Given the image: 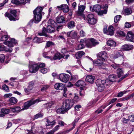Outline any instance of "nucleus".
<instances>
[{"label":"nucleus","mask_w":134,"mask_h":134,"mask_svg":"<svg viewBox=\"0 0 134 134\" xmlns=\"http://www.w3.org/2000/svg\"><path fill=\"white\" fill-rule=\"evenodd\" d=\"M63 57V56L60 53L57 52L54 55L53 57H51V60H56L57 59L59 60Z\"/></svg>","instance_id":"nucleus-16"},{"label":"nucleus","mask_w":134,"mask_h":134,"mask_svg":"<svg viewBox=\"0 0 134 134\" xmlns=\"http://www.w3.org/2000/svg\"><path fill=\"white\" fill-rule=\"evenodd\" d=\"M96 23V20L95 18L92 19L91 20H90L88 23L91 25H93L95 24Z\"/></svg>","instance_id":"nucleus-48"},{"label":"nucleus","mask_w":134,"mask_h":134,"mask_svg":"<svg viewBox=\"0 0 134 134\" xmlns=\"http://www.w3.org/2000/svg\"><path fill=\"white\" fill-rule=\"evenodd\" d=\"M40 71L43 74H45L47 72V69L46 68H43L40 70Z\"/></svg>","instance_id":"nucleus-59"},{"label":"nucleus","mask_w":134,"mask_h":134,"mask_svg":"<svg viewBox=\"0 0 134 134\" xmlns=\"http://www.w3.org/2000/svg\"><path fill=\"white\" fill-rule=\"evenodd\" d=\"M123 54V53L122 52H117L115 56V58H117L119 57H120V56H121L122 55V54Z\"/></svg>","instance_id":"nucleus-54"},{"label":"nucleus","mask_w":134,"mask_h":134,"mask_svg":"<svg viewBox=\"0 0 134 134\" xmlns=\"http://www.w3.org/2000/svg\"><path fill=\"white\" fill-rule=\"evenodd\" d=\"M84 40H81L80 41V44H79L76 48V49L79 50L82 49L85 47Z\"/></svg>","instance_id":"nucleus-20"},{"label":"nucleus","mask_w":134,"mask_h":134,"mask_svg":"<svg viewBox=\"0 0 134 134\" xmlns=\"http://www.w3.org/2000/svg\"><path fill=\"white\" fill-rule=\"evenodd\" d=\"M46 30L45 27H43V28L41 32H39L38 34L40 36L44 35L47 36V35L46 34Z\"/></svg>","instance_id":"nucleus-36"},{"label":"nucleus","mask_w":134,"mask_h":134,"mask_svg":"<svg viewBox=\"0 0 134 134\" xmlns=\"http://www.w3.org/2000/svg\"><path fill=\"white\" fill-rule=\"evenodd\" d=\"M54 87L56 90H62L64 88V86L62 83H57L55 84Z\"/></svg>","instance_id":"nucleus-19"},{"label":"nucleus","mask_w":134,"mask_h":134,"mask_svg":"<svg viewBox=\"0 0 134 134\" xmlns=\"http://www.w3.org/2000/svg\"><path fill=\"white\" fill-rule=\"evenodd\" d=\"M68 110L64 107L58 109L57 110V112L58 113L64 114L67 112Z\"/></svg>","instance_id":"nucleus-23"},{"label":"nucleus","mask_w":134,"mask_h":134,"mask_svg":"<svg viewBox=\"0 0 134 134\" xmlns=\"http://www.w3.org/2000/svg\"><path fill=\"white\" fill-rule=\"evenodd\" d=\"M48 24L49 25H53L55 24H56V23L55 21L53 20L52 19H50L49 20L48 22Z\"/></svg>","instance_id":"nucleus-49"},{"label":"nucleus","mask_w":134,"mask_h":134,"mask_svg":"<svg viewBox=\"0 0 134 134\" xmlns=\"http://www.w3.org/2000/svg\"><path fill=\"white\" fill-rule=\"evenodd\" d=\"M126 91H123L119 93L118 95V96L119 97H121L125 93Z\"/></svg>","instance_id":"nucleus-60"},{"label":"nucleus","mask_w":134,"mask_h":134,"mask_svg":"<svg viewBox=\"0 0 134 134\" xmlns=\"http://www.w3.org/2000/svg\"><path fill=\"white\" fill-rule=\"evenodd\" d=\"M47 30L48 32L51 33L54 32L55 30L53 27L50 25H48L47 27Z\"/></svg>","instance_id":"nucleus-30"},{"label":"nucleus","mask_w":134,"mask_h":134,"mask_svg":"<svg viewBox=\"0 0 134 134\" xmlns=\"http://www.w3.org/2000/svg\"><path fill=\"white\" fill-rule=\"evenodd\" d=\"M59 79L62 82L66 83L69 79V75L63 74H60L59 76Z\"/></svg>","instance_id":"nucleus-6"},{"label":"nucleus","mask_w":134,"mask_h":134,"mask_svg":"<svg viewBox=\"0 0 134 134\" xmlns=\"http://www.w3.org/2000/svg\"><path fill=\"white\" fill-rule=\"evenodd\" d=\"M40 101L39 99H37L35 100H31L26 102V109H28L31 105L35 103H38Z\"/></svg>","instance_id":"nucleus-12"},{"label":"nucleus","mask_w":134,"mask_h":134,"mask_svg":"<svg viewBox=\"0 0 134 134\" xmlns=\"http://www.w3.org/2000/svg\"><path fill=\"white\" fill-rule=\"evenodd\" d=\"M76 86L80 87L82 88L86 84L85 82L82 80H79L75 84Z\"/></svg>","instance_id":"nucleus-18"},{"label":"nucleus","mask_w":134,"mask_h":134,"mask_svg":"<svg viewBox=\"0 0 134 134\" xmlns=\"http://www.w3.org/2000/svg\"><path fill=\"white\" fill-rule=\"evenodd\" d=\"M54 43L52 41H47L45 46V48H47L50 47V46L54 45Z\"/></svg>","instance_id":"nucleus-43"},{"label":"nucleus","mask_w":134,"mask_h":134,"mask_svg":"<svg viewBox=\"0 0 134 134\" xmlns=\"http://www.w3.org/2000/svg\"><path fill=\"white\" fill-rule=\"evenodd\" d=\"M129 120L133 122L134 121V115H131L128 116Z\"/></svg>","instance_id":"nucleus-58"},{"label":"nucleus","mask_w":134,"mask_h":134,"mask_svg":"<svg viewBox=\"0 0 134 134\" xmlns=\"http://www.w3.org/2000/svg\"><path fill=\"white\" fill-rule=\"evenodd\" d=\"M34 42L39 43L40 42V40L37 37H35L33 39Z\"/></svg>","instance_id":"nucleus-57"},{"label":"nucleus","mask_w":134,"mask_h":134,"mask_svg":"<svg viewBox=\"0 0 134 134\" xmlns=\"http://www.w3.org/2000/svg\"><path fill=\"white\" fill-rule=\"evenodd\" d=\"M85 6L84 5H80L78 6V14L79 15L82 16L83 13L85 8Z\"/></svg>","instance_id":"nucleus-15"},{"label":"nucleus","mask_w":134,"mask_h":134,"mask_svg":"<svg viewBox=\"0 0 134 134\" xmlns=\"http://www.w3.org/2000/svg\"><path fill=\"white\" fill-rule=\"evenodd\" d=\"M49 85H45L41 89V90L42 91H44L47 90L49 87Z\"/></svg>","instance_id":"nucleus-51"},{"label":"nucleus","mask_w":134,"mask_h":134,"mask_svg":"<svg viewBox=\"0 0 134 134\" xmlns=\"http://www.w3.org/2000/svg\"><path fill=\"white\" fill-rule=\"evenodd\" d=\"M24 0H12L11 2L13 3L16 4H19L24 2Z\"/></svg>","instance_id":"nucleus-34"},{"label":"nucleus","mask_w":134,"mask_h":134,"mask_svg":"<svg viewBox=\"0 0 134 134\" xmlns=\"http://www.w3.org/2000/svg\"><path fill=\"white\" fill-rule=\"evenodd\" d=\"M35 82V81H32L31 82H30L29 83V86L31 87V89H30V90H31V89L32 88V87L34 85V84Z\"/></svg>","instance_id":"nucleus-64"},{"label":"nucleus","mask_w":134,"mask_h":134,"mask_svg":"<svg viewBox=\"0 0 134 134\" xmlns=\"http://www.w3.org/2000/svg\"><path fill=\"white\" fill-rule=\"evenodd\" d=\"M90 8L92 11H94L96 12H98V13L101 11V7L99 4H96L94 5L93 7L90 6Z\"/></svg>","instance_id":"nucleus-10"},{"label":"nucleus","mask_w":134,"mask_h":134,"mask_svg":"<svg viewBox=\"0 0 134 134\" xmlns=\"http://www.w3.org/2000/svg\"><path fill=\"white\" fill-rule=\"evenodd\" d=\"M29 68L30 71L33 73L36 72L39 69L38 65L36 63L32 62H29Z\"/></svg>","instance_id":"nucleus-4"},{"label":"nucleus","mask_w":134,"mask_h":134,"mask_svg":"<svg viewBox=\"0 0 134 134\" xmlns=\"http://www.w3.org/2000/svg\"><path fill=\"white\" fill-rule=\"evenodd\" d=\"M78 99L77 96H75L73 99L72 100H66L64 102L63 106L64 108H66L68 110L70 109L74 104L77 101L76 99Z\"/></svg>","instance_id":"nucleus-2"},{"label":"nucleus","mask_w":134,"mask_h":134,"mask_svg":"<svg viewBox=\"0 0 134 134\" xmlns=\"http://www.w3.org/2000/svg\"><path fill=\"white\" fill-rule=\"evenodd\" d=\"M108 8V5L107 4H105L104 5L103 7L104 10H101L98 13V15H102L103 14H106L107 12V9Z\"/></svg>","instance_id":"nucleus-22"},{"label":"nucleus","mask_w":134,"mask_h":134,"mask_svg":"<svg viewBox=\"0 0 134 134\" xmlns=\"http://www.w3.org/2000/svg\"><path fill=\"white\" fill-rule=\"evenodd\" d=\"M57 8L59 10H63V11L65 13H67L69 11V8L68 5L65 4L57 6Z\"/></svg>","instance_id":"nucleus-11"},{"label":"nucleus","mask_w":134,"mask_h":134,"mask_svg":"<svg viewBox=\"0 0 134 134\" xmlns=\"http://www.w3.org/2000/svg\"><path fill=\"white\" fill-rule=\"evenodd\" d=\"M78 79V78L77 75H71L70 80H77Z\"/></svg>","instance_id":"nucleus-56"},{"label":"nucleus","mask_w":134,"mask_h":134,"mask_svg":"<svg viewBox=\"0 0 134 134\" xmlns=\"http://www.w3.org/2000/svg\"><path fill=\"white\" fill-rule=\"evenodd\" d=\"M86 35L85 32L83 30H81L80 31V35L81 37H84Z\"/></svg>","instance_id":"nucleus-63"},{"label":"nucleus","mask_w":134,"mask_h":134,"mask_svg":"<svg viewBox=\"0 0 134 134\" xmlns=\"http://www.w3.org/2000/svg\"><path fill=\"white\" fill-rule=\"evenodd\" d=\"M33 19L31 20L27 24V26H29V27H31L33 24Z\"/></svg>","instance_id":"nucleus-61"},{"label":"nucleus","mask_w":134,"mask_h":134,"mask_svg":"<svg viewBox=\"0 0 134 134\" xmlns=\"http://www.w3.org/2000/svg\"><path fill=\"white\" fill-rule=\"evenodd\" d=\"M51 53L48 52H44L43 53V56L44 58L50 59H51V56L50 55Z\"/></svg>","instance_id":"nucleus-33"},{"label":"nucleus","mask_w":134,"mask_h":134,"mask_svg":"<svg viewBox=\"0 0 134 134\" xmlns=\"http://www.w3.org/2000/svg\"><path fill=\"white\" fill-rule=\"evenodd\" d=\"M91 42L93 46H95L96 45L98 44L99 43L97 41L93 38L91 39Z\"/></svg>","instance_id":"nucleus-44"},{"label":"nucleus","mask_w":134,"mask_h":134,"mask_svg":"<svg viewBox=\"0 0 134 134\" xmlns=\"http://www.w3.org/2000/svg\"><path fill=\"white\" fill-rule=\"evenodd\" d=\"M79 119H78V120H77V119H75L72 122V124L73 125V127L71 128L69 130H67L65 131V133H68L71 131L75 127V124L77 122V121Z\"/></svg>","instance_id":"nucleus-35"},{"label":"nucleus","mask_w":134,"mask_h":134,"mask_svg":"<svg viewBox=\"0 0 134 134\" xmlns=\"http://www.w3.org/2000/svg\"><path fill=\"white\" fill-rule=\"evenodd\" d=\"M95 77L91 75H88L86 76V81L91 83H92L94 80Z\"/></svg>","instance_id":"nucleus-14"},{"label":"nucleus","mask_w":134,"mask_h":134,"mask_svg":"<svg viewBox=\"0 0 134 134\" xmlns=\"http://www.w3.org/2000/svg\"><path fill=\"white\" fill-rule=\"evenodd\" d=\"M84 42L85 44H86V46L88 48H91L93 46V44L91 42V39L90 40H84Z\"/></svg>","instance_id":"nucleus-26"},{"label":"nucleus","mask_w":134,"mask_h":134,"mask_svg":"<svg viewBox=\"0 0 134 134\" xmlns=\"http://www.w3.org/2000/svg\"><path fill=\"white\" fill-rule=\"evenodd\" d=\"M2 88L6 92H8L9 91V89L8 86L6 85H3Z\"/></svg>","instance_id":"nucleus-50"},{"label":"nucleus","mask_w":134,"mask_h":134,"mask_svg":"<svg viewBox=\"0 0 134 134\" xmlns=\"http://www.w3.org/2000/svg\"><path fill=\"white\" fill-rule=\"evenodd\" d=\"M4 43L10 47H13V44H14L15 45H17L18 44L17 41L14 38H11L10 41H8L7 42H4Z\"/></svg>","instance_id":"nucleus-5"},{"label":"nucleus","mask_w":134,"mask_h":134,"mask_svg":"<svg viewBox=\"0 0 134 134\" xmlns=\"http://www.w3.org/2000/svg\"><path fill=\"white\" fill-rule=\"evenodd\" d=\"M68 26L69 28H72L75 26V23L73 21H71L68 23Z\"/></svg>","instance_id":"nucleus-39"},{"label":"nucleus","mask_w":134,"mask_h":134,"mask_svg":"<svg viewBox=\"0 0 134 134\" xmlns=\"http://www.w3.org/2000/svg\"><path fill=\"white\" fill-rule=\"evenodd\" d=\"M10 12L11 14L13 15V16L12 15L10 14H9L8 13H6L5 14V16L8 17L10 21H16L18 20L19 18L17 16L16 13V11L15 10H12L10 11Z\"/></svg>","instance_id":"nucleus-3"},{"label":"nucleus","mask_w":134,"mask_h":134,"mask_svg":"<svg viewBox=\"0 0 134 134\" xmlns=\"http://www.w3.org/2000/svg\"><path fill=\"white\" fill-rule=\"evenodd\" d=\"M77 33L76 31H71L68 32L66 36L68 37H71L72 38L76 39L77 38Z\"/></svg>","instance_id":"nucleus-7"},{"label":"nucleus","mask_w":134,"mask_h":134,"mask_svg":"<svg viewBox=\"0 0 134 134\" xmlns=\"http://www.w3.org/2000/svg\"><path fill=\"white\" fill-rule=\"evenodd\" d=\"M9 37L8 36V35L2 36L1 37H0V41H4V42H6V41L7 40Z\"/></svg>","instance_id":"nucleus-38"},{"label":"nucleus","mask_w":134,"mask_h":134,"mask_svg":"<svg viewBox=\"0 0 134 134\" xmlns=\"http://www.w3.org/2000/svg\"><path fill=\"white\" fill-rule=\"evenodd\" d=\"M97 86L98 87V90L99 92H101L104 90V86Z\"/></svg>","instance_id":"nucleus-55"},{"label":"nucleus","mask_w":134,"mask_h":134,"mask_svg":"<svg viewBox=\"0 0 134 134\" xmlns=\"http://www.w3.org/2000/svg\"><path fill=\"white\" fill-rule=\"evenodd\" d=\"M104 33L109 35H112L114 34L113 27L112 26H109L108 30L104 29L103 30Z\"/></svg>","instance_id":"nucleus-9"},{"label":"nucleus","mask_w":134,"mask_h":134,"mask_svg":"<svg viewBox=\"0 0 134 134\" xmlns=\"http://www.w3.org/2000/svg\"><path fill=\"white\" fill-rule=\"evenodd\" d=\"M97 58H100L102 59L104 61L107 59V55L106 53L104 51L98 53L97 55Z\"/></svg>","instance_id":"nucleus-8"},{"label":"nucleus","mask_w":134,"mask_h":134,"mask_svg":"<svg viewBox=\"0 0 134 134\" xmlns=\"http://www.w3.org/2000/svg\"><path fill=\"white\" fill-rule=\"evenodd\" d=\"M116 73L118 76L119 77H120L122 75H123L124 71L122 68H119L117 70Z\"/></svg>","instance_id":"nucleus-28"},{"label":"nucleus","mask_w":134,"mask_h":134,"mask_svg":"<svg viewBox=\"0 0 134 134\" xmlns=\"http://www.w3.org/2000/svg\"><path fill=\"white\" fill-rule=\"evenodd\" d=\"M111 66L114 69H115L119 66V65H117L115 63H114L111 65Z\"/></svg>","instance_id":"nucleus-62"},{"label":"nucleus","mask_w":134,"mask_h":134,"mask_svg":"<svg viewBox=\"0 0 134 134\" xmlns=\"http://www.w3.org/2000/svg\"><path fill=\"white\" fill-rule=\"evenodd\" d=\"M5 59V56L4 54L0 55V62H3Z\"/></svg>","instance_id":"nucleus-53"},{"label":"nucleus","mask_w":134,"mask_h":134,"mask_svg":"<svg viewBox=\"0 0 134 134\" xmlns=\"http://www.w3.org/2000/svg\"><path fill=\"white\" fill-rule=\"evenodd\" d=\"M107 44L109 46H116V43L115 41L113 40L110 39L107 41Z\"/></svg>","instance_id":"nucleus-27"},{"label":"nucleus","mask_w":134,"mask_h":134,"mask_svg":"<svg viewBox=\"0 0 134 134\" xmlns=\"http://www.w3.org/2000/svg\"><path fill=\"white\" fill-rule=\"evenodd\" d=\"M108 77L109 79L113 82L115 81L116 76L114 75H111L109 76Z\"/></svg>","instance_id":"nucleus-37"},{"label":"nucleus","mask_w":134,"mask_h":134,"mask_svg":"<svg viewBox=\"0 0 134 134\" xmlns=\"http://www.w3.org/2000/svg\"><path fill=\"white\" fill-rule=\"evenodd\" d=\"M82 17L84 20H87L88 22L89 21V20H91L94 18V15L92 14H89L87 16V18L85 17L84 15H82Z\"/></svg>","instance_id":"nucleus-24"},{"label":"nucleus","mask_w":134,"mask_h":134,"mask_svg":"<svg viewBox=\"0 0 134 134\" xmlns=\"http://www.w3.org/2000/svg\"><path fill=\"white\" fill-rule=\"evenodd\" d=\"M121 17L120 15L116 16L114 18V21L115 23H117L120 20Z\"/></svg>","instance_id":"nucleus-46"},{"label":"nucleus","mask_w":134,"mask_h":134,"mask_svg":"<svg viewBox=\"0 0 134 134\" xmlns=\"http://www.w3.org/2000/svg\"><path fill=\"white\" fill-rule=\"evenodd\" d=\"M43 116L42 114L39 113L36 114L34 116V118L35 119H37L40 117H42Z\"/></svg>","instance_id":"nucleus-52"},{"label":"nucleus","mask_w":134,"mask_h":134,"mask_svg":"<svg viewBox=\"0 0 134 134\" xmlns=\"http://www.w3.org/2000/svg\"><path fill=\"white\" fill-rule=\"evenodd\" d=\"M43 7H38L33 11V19L34 22L37 23L41 21L42 18V12Z\"/></svg>","instance_id":"nucleus-1"},{"label":"nucleus","mask_w":134,"mask_h":134,"mask_svg":"<svg viewBox=\"0 0 134 134\" xmlns=\"http://www.w3.org/2000/svg\"><path fill=\"white\" fill-rule=\"evenodd\" d=\"M56 20L57 22L59 23H64L65 22L64 18L63 16H57Z\"/></svg>","instance_id":"nucleus-21"},{"label":"nucleus","mask_w":134,"mask_h":134,"mask_svg":"<svg viewBox=\"0 0 134 134\" xmlns=\"http://www.w3.org/2000/svg\"><path fill=\"white\" fill-rule=\"evenodd\" d=\"M11 110L13 113H18L21 111V109L19 106L15 107L14 108H11Z\"/></svg>","instance_id":"nucleus-29"},{"label":"nucleus","mask_w":134,"mask_h":134,"mask_svg":"<svg viewBox=\"0 0 134 134\" xmlns=\"http://www.w3.org/2000/svg\"><path fill=\"white\" fill-rule=\"evenodd\" d=\"M10 110L9 109L5 108H3L1 109V111L4 114H7L10 112Z\"/></svg>","instance_id":"nucleus-41"},{"label":"nucleus","mask_w":134,"mask_h":134,"mask_svg":"<svg viewBox=\"0 0 134 134\" xmlns=\"http://www.w3.org/2000/svg\"><path fill=\"white\" fill-rule=\"evenodd\" d=\"M85 54L84 52L81 51L77 52L75 54V57L77 59H79L81 58L82 56Z\"/></svg>","instance_id":"nucleus-31"},{"label":"nucleus","mask_w":134,"mask_h":134,"mask_svg":"<svg viewBox=\"0 0 134 134\" xmlns=\"http://www.w3.org/2000/svg\"><path fill=\"white\" fill-rule=\"evenodd\" d=\"M9 101L11 103L15 104L17 103L18 100L15 98L12 97L9 99Z\"/></svg>","instance_id":"nucleus-40"},{"label":"nucleus","mask_w":134,"mask_h":134,"mask_svg":"<svg viewBox=\"0 0 134 134\" xmlns=\"http://www.w3.org/2000/svg\"><path fill=\"white\" fill-rule=\"evenodd\" d=\"M126 38L128 41L134 42V34L131 31L128 32L127 34Z\"/></svg>","instance_id":"nucleus-13"},{"label":"nucleus","mask_w":134,"mask_h":134,"mask_svg":"<svg viewBox=\"0 0 134 134\" xmlns=\"http://www.w3.org/2000/svg\"><path fill=\"white\" fill-rule=\"evenodd\" d=\"M124 11L127 14H129L132 13V10L131 8L127 7L125 9Z\"/></svg>","instance_id":"nucleus-42"},{"label":"nucleus","mask_w":134,"mask_h":134,"mask_svg":"<svg viewBox=\"0 0 134 134\" xmlns=\"http://www.w3.org/2000/svg\"><path fill=\"white\" fill-rule=\"evenodd\" d=\"M133 46L130 44H126L123 45L121 48L124 50L129 51L133 48Z\"/></svg>","instance_id":"nucleus-17"},{"label":"nucleus","mask_w":134,"mask_h":134,"mask_svg":"<svg viewBox=\"0 0 134 134\" xmlns=\"http://www.w3.org/2000/svg\"><path fill=\"white\" fill-rule=\"evenodd\" d=\"M45 120L47 122L46 123V125L47 126L54 125L55 124V120H54L52 121H50L49 120L47 119H46Z\"/></svg>","instance_id":"nucleus-32"},{"label":"nucleus","mask_w":134,"mask_h":134,"mask_svg":"<svg viewBox=\"0 0 134 134\" xmlns=\"http://www.w3.org/2000/svg\"><path fill=\"white\" fill-rule=\"evenodd\" d=\"M105 83L107 86H109L113 83V82L110 81L109 79H107L105 80Z\"/></svg>","instance_id":"nucleus-47"},{"label":"nucleus","mask_w":134,"mask_h":134,"mask_svg":"<svg viewBox=\"0 0 134 134\" xmlns=\"http://www.w3.org/2000/svg\"><path fill=\"white\" fill-rule=\"evenodd\" d=\"M117 34L122 36H125L126 35L125 34L123 31H117Z\"/></svg>","instance_id":"nucleus-45"},{"label":"nucleus","mask_w":134,"mask_h":134,"mask_svg":"<svg viewBox=\"0 0 134 134\" xmlns=\"http://www.w3.org/2000/svg\"><path fill=\"white\" fill-rule=\"evenodd\" d=\"M96 83L97 86H102L104 85L105 81L104 80L98 79L96 80Z\"/></svg>","instance_id":"nucleus-25"}]
</instances>
